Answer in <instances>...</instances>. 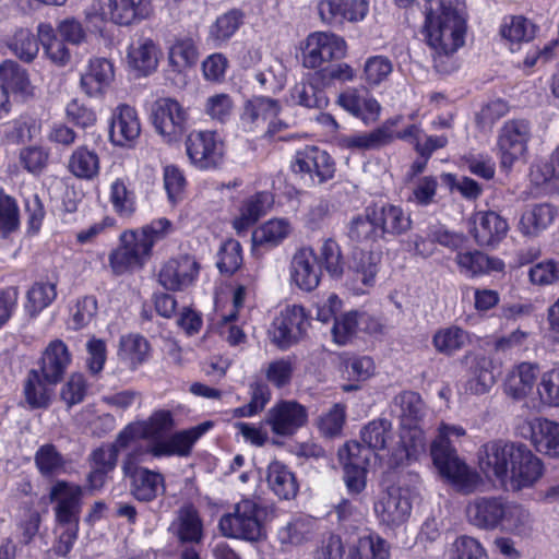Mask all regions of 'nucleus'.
<instances>
[{"mask_svg":"<svg viewBox=\"0 0 559 559\" xmlns=\"http://www.w3.org/2000/svg\"><path fill=\"white\" fill-rule=\"evenodd\" d=\"M175 426L173 412L156 409L146 419L127 425L118 433V442L121 445H132L138 440H146L144 454L153 457L188 456L194 443L212 429L213 423L204 421L168 436Z\"/></svg>","mask_w":559,"mask_h":559,"instance_id":"nucleus-1","label":"nucleus"},{"mask_svg":"<svg viewBox=\"0 0 559 559\" xmlns=\"http://www.w3.org/2000/svg\"><path fill=\"white\" fill-rule=\"evenodd\" d=\"M478 466L488 479L511 491L534 487L545 472L542 459L525 444L502 440L487 442L479 449Z\"/></svg>","mask_w":559,"mask_h":559,"instance_id":"nucleus-2","label":"nucleus"},{"mask_svg":"<svg viewBox=\"0 0 559 559\" xmlns=\"http://www.w3.org/2000/svg\"><path fill=\"white\" fill-rule=\"evenodd\" d=\"M423 34L436 56H451L465 43L466 14L453 0H428Z\"/></svg>","mask_w":559,"mask_h":559,"instance_id":"nucleus-3","label":"nucleus"},{"mask_svg":"<svg viewBox=\"0 0 559 559\" xmlns=\"http://www.w3.org/2000/svg\"><path fill=\"white\" fill-rule=\"evenodd\" d=\"M465 435L462 426L441 423L430 444V455L442 478L456 490L471 493L479 486L480 476L457 455L453 447V442Z\"/></svg>","mask_w":559,"mask_h":559,"instance_id":"nucleus-4","label":"nucleus"},{"mask_svg":"<svg viewBox=\"0 0 559 559\" xmlns=\"http://www.w3.org/2000/svg\"><path fill=\"white\" fill-rule=\"evenodd\" d=\"M400 418V445L389 456V464L397 467L417 460L426 451V437L420 427L425 405L419 394L406 391L394 399Z\"/></svg>","mask_w":559,"mask_h":559,"instance_id":"nucleus-5","label":"nucleus"},{"mask_svg":"<svg viewBox=\"0 0 559 559\" xmlns=\"http://www.w3.org/2000/svg\"><path fill=\"white\" fill-rule=\"evenodd\" d=\"M152 12L151 0H93L85 10V19L98 28L106 23L129 26L147 19Z\"/></svg>","mask_w":559,"mask_h":559,"instance_id":"nucleus-6","label":"nucleus"},{"mask_svg":"<svg viewBox=\"0 0 559 559\" xmlns=\"http://www.w3.org/2000/svg\"><path fill=\"white\" fill-rule=\"evenodd\" d=\"M144 455L142 447L129 451L122 460L121 472L129 480L131 496L140 502H151L165 493L166 481L158 471L141 465Z\"/></svg>","mask_w":559,"mask_h":559,"instance_id":"nucleus-7","label":"nucleus"},{"mask_svg":"<svg viewBox=\"0 0 559 559\" xmlns=\"http://www.w3.org/2000/svg\"><path fill=\"white\" fill-rule=\"evenodd\" d=\"M262 509L252 500L238 502L234 512L224 514L218 522V530L228 538L255 543L265 539L266 531L261 521Z\"/></svg>","mask_w":559,"mask_h":559,"instance_id":"nucleus-8","label":"nucleus"},{"mask_svg":"<svg viewBox=\"0 0 559 559\" xmlns=\"http://www.w3.org/2000/svg\"><path fill=\"white\" fill-rule=\"evenodd\" d=\"M416 496L408 485H393L383 491L374 502L373 510L381 524L395 528L405 524L413 509Z\"/></svg>","mask_w":559,"mask_h":559,"instance_id":"nucleus-9","label":"nucleus"},{"mask_svg":"<svg viewBox=\"0 0 559 559\" xmlns=\"http://www.w3.org/2000/svg\"><path fill=\"white\" fill-rule=\"evenodd\" d=\"M151 120L165 142L175 143L187 131L189 112L177 99L160 97L152 105Z\"/></svg>","mask_w":559,"mask_h":559,"instance_id":"nucleus-10","label":"nucleus"},{"mask_svg":"<svg viewBox=\"0 0 559 559\" xmlns=\"http://www.w3.org/2000/svg\"><path fill=\"white\" fill-rule=\"evenodd\" d=\"M293 173L311 185H322L335 176L336 164L324 150L307 145L298 150L290 164Z\"/></svg>","mask_w":559,"mask_h":559,"instance_id":"nucleus-11","label":"nucleus"},{"mask_svg":"<svg viewBox=\"0 0 559 559\" xmlns=\"http://www.w3.org/2000/svg\"><path fill=\"white\" fill-rule=\"evenodd\" d=\"M186 152L195 168L211 170L223 164L225 144L215 131L193 130L186 139Z\"/></svg>","mask_w":559,"mask_h":559,"instance_id":"nucleus-12","label":"nucleus"},{"mask_svg":"<svg viewBox=\"0 0 559 559\" xmlns=\"http://www.w3.org/2000/svg\"><path fill=\"white\" fill-rule=\"evenodd\" d=\"M346 51L347 44L343 37L330 32H313L306 38L302 64L317 69L325 62L344 58Z\"/></svg>","mask_w":559,"mask_h":559,"instance_id":"nucleus-13","label":"nucleus"},{"mask_svg":"<svg viewBox=\"0 0 559 559\" xmlns=\"http://www.w3.org/2000/svg\"><path fill=\"white\" fill-rule=\"evenodd\" d=\"M310 321L301 306L285 307L274 318L270 328V337L280 348H288L307 332Z\"/></svg>","mask_w":559,"mask_h":559,"instance_id":"nucleus-14","label":"nucleus"},{"mask_svg":"<svg viewBox=\"0 0 559 559\" xmlns=\"http://www.w3.org/2000/svg\"><path fill=\"white\" fill-rule=\"evenodd\" d=\"M531 139V127L526 120H509L504 122L499 132L498 152L501 166L506 169L523 159L527 152Z\"/></svg>","mask_w":559,"mask_h":559,"instance_id":"nucleus-15","label":"nucleus"},{"mask_svg":"<svg viewBox=\"0 0 559 559\" xmlns=\"http://www.w3.org/2000/svg\"><path fill=\"white\" fill-rule=\"evenodd\" d=\"M151 253L134 230H126L120 235L119 246L109 254V266L116 275L142 269L150 260Z\"/></svg>","mask_w":559,"mask_h":559,"instance_id":"nucleus-16","label":"nucleus"},{"mask_svg":"<svg viewBox=\"0 0 559 559\" xmlns=\"http://www.w3.org/2000/svg\"><path fill=\"white\" fill-rule=\"evenodd\" d=\"M316 12L324 25L342 27L365 20L369 13V0H318Z\"/></svg>","mask_w":559,"mask_h":559,"instance_id":"nucleus-17","label":"nucleus"},{"mask_svg":"<svg viewBox=\"0 0 559 559\" xmlns=\"http://www.w3.org/2000/svg\"><path fill=\"white\" fill-rule=\"evenodd\" d=\"M167 532L180 545L202 544L205 538V527L199 509L190 502L180 506L174 512Z\"/></svg>","mask_w":559,"mask_h":559,"instance_id":"nucleus-18","label":"nucleus"},{"mask_svg":"<svg viewBox=\"0 0 559 559\" xmlns=\"http://www.w3.org/2000/svg\"><path fill=\"white\" fill-rule=\"evenodd\" d=\"M200 273V264L189 254L168 259L159 269L158 282L167 290L182 292L194 285Z\"/></svg>","mask_w":559,"mask_h":559,"instance_id":"nucleus-19","label":"nucleus"},{"mask_svg":"<svg viewBox=\"0 0 559 559\" xmlns=\"http://www.w3.org/2000/svg\"><path fill=\"white\" fill-rule=\"evenodd\" d=\"M338 457L344 468V481L349 493L358 495L366 488V467L371 453L356 441H349L338 450Z\"/></svg>","mask_w":559,"mask_h":559,"instance_id":"nucleus-20","label":"nucleus"},{"mask_svg":"<svg viewBox=\"0 0 559 559\" xmlns=\"http://www.w3.org/2000/svg\"><path fill=\"white\" fill-rule=\"evenodd\" d=\"M462 364L465 366V393L483 395L488 393L496 383L495 365L492 358L475 352H467Z\"/></svg>","mask_w":559,"mask_h":559,"instance_id":"nucleus-21","label":"nucleus"},{"mask_svg":"<svg viewBox=\"0 0 559 559\" xmlns=\"http://www.w3.org/2000/svg\"><path fill=\"white\" fill-rule=\"evenodd\" d=\"M308 421L307 408L296 401H281L273 405L266 415L265 423L273 433L290 437Z\"/></svg>","mask_w":559,"mask_h":559,"instance_id":"nucleus-22","label":"nucleus"},{"mask_svg":"<svg viewBox=\"0 0 559 559\" xmlns=\"http://www.w3.org/2000/svg\"><path fill=\"white\" fill-rule=\"evenodd\" d=\"M114 81V63L106 58H93L81 72L80 88L87 97L102 99Z\"/></svg>","mask_w":559,"mask_h":559,"instance_id":"nucleus-23","label":"nucleus"},{"mask_svg":"<svg viewBox=\"0 0 559 559\" xmlns=\"http://www.w3.org/2000/svg\"><path fill=\"white\" fill-rule=\"evenodd\" d=\"M336 103L366 126L376 123L382 110L376 97L356 87H347L340 93Z\"/></svg>","mask_w":559,"mask_h":559,"instance_id":"nucleus-24","label":"nucleus"},{"mask_svg":"<svg viewBox=\"0 0 559 559\" xmlns=\"http://www.w3.org/2000/svg\"><path fill=\"white\" fill-rule=\"evenodd\" d=\"M289 273L292 282L300 289L311 292L317 288L321 281V266L314 250L310 247L298 249L293 255Z\"/></svg>","mask_w":559,"mask_h":559,"instance_id":"nucleus-25","label":"nucleus"},{"mask_svg":"<svg viewBox=\"0 0 559 559\" xmlns=\"http://www.w3.org/2000/svg\"><path fill=\"white\" fill-rule=\"evenodd\" d=\"M453 261L459 273L467 278H476L495 272L502 273L506 267L501 259L490 257L477 249H460Z\"/></svg>","mask_w":559,"mask_h":559,"instance_id":"nucleus-26","label":"nucleus"},{"mask_svg":"<svg viewBox=\"0 0 559 559\" xmlns=\"http://www.w3.org/2000/svg\"><path fill=\"white\" fill-rule=\"evenodd\" d=\"M130 447L119 444L117 437L112 443L103 444L92 451L90 454L91 472L87 476L91 489L98 490L105 485L107 475L117 466L119 451Z\"/></svg>","mask_w":559,"mask_h":559,"instance_id":"nucleus-27","label":"nucleus"},{"mask_svg":"<svg viewBox=\"0 0 559 559\" xmlns=\"http://www.w3.org/2000/svg\"><path fill=\"white\" fill-rule=\"evenodd\" d=\"M141 133V122L136 110L129 105H119L110 121V140L115 145L130 147Z\"/></svg>","mask_w":559,"mask_h":559,"instance_id":"nucleus-28","label":"nucleus"},{"mask_svg":"<svg viewBox=\"0 0 559 559\" xmlns=\"http://www.w3.org/2000/svg\"><path fill=\"white\" fill-rule=\"evenodd\" d=\"M473 223V236L481 247H496L509 231L507 219L493 211L477 212Z\"/></svg>","mask_w":559,"mask_h":559,"instance_id":"nucleus-29","label":"nucleus"},{"mask_svg":"<svg viewBox=\"0 0 559 559\" xmlns=\"http://www.w3.org/2000/svg\"><path fill=\"white\" fill-rule=\"evenodd\" d=\"M504 502L502 497H477L466 506L467 521L481 530H497Z\"/></svg>","mask_w":559,"mask_h":559,"instance_id":"nucleus-30","label":"nucleus"},{"mask_svg":"<svg viewBox=\"0 0 559 559\" xmlns=\"http://www.w3.org/2000/svg\"><path fill=\"white\" fill-rule=\"evenodd\" d=\"M160 49L155 40L141 36L128 47V66L139 75L146 76L157 69Z\"/></svg>","mask_w":559,"mask_h":559,"instance_id":"nucleus-31","label":"nucleus"},{"mask_svg":"<svg viewBox=\"0 0 559 559\" xmlns=\"http://www.w3.org/2000/svg\"><path fill=\"white\" fill-rule=\"evenodd\" d=\"M71 361L72 355L68 346L60 340L51 341L43 353L40 372L48 383L56 385L62 379Z\"/></svg>","mask_w":559,"mask_h":559,"instance_id":"nucleus-32","label":"nucleus"},{"mask_svg":"<svg viewBox=\"0 0 559 559\" xmlns=\"http://www.w3.org/2000/svg\"><path fill=\"white\" fill-rule=\"evenodd\" d=\"M81 496L82 489L80 486L67 481H57L52 486L50 499L57 502V522L79 521Z\"/></svg>","mask_w":559,"mask_h":559,"instance_id":"nucleus-33","label":"nucleus"},{"mask_svg":"<svg viewBox=\"0 0 559 559\" xmlns=\"http://www.w3.org/2000/svg\"><path fill=\"white\" fill-rule=\"evenodd\" d=\"M531 442L535 450L549 457H559V423L547 418H533L528 423Z\"/></svg>","mask_w":559,"mask_h":559,"instance_id":"nucleus-34","label":"nucleus"},{"mask_svg":"<svg viewBox=\"0 0 559 559\" xmlns=\"http://www.w3.org/2000/svg\"><path fill=\"white\" fill-rule=\"evenodd\" d=\"M272 205V198L267 192H258L242 201L238 213L231 221L237 235H243L261 216L265 215Z\"/></svg>","mask_w":559,"mask_h":559,"instance_id":"nucleus-35","label":"nucleus"},{"mask_svg":"<svg viewBox=\"0 0 559 559\" xmlns=\"http://www.w3.org/2000/svg\"><path fill=\"white\" fill-rule=\"evenodd\" d=\"M373 211L370 213L376 216L382 237L384 235L400 236L412 228V217L401 206L384 203L372 204Z\"/></svg>","mask_w":559,"mask_h":559,"instance_id":"nucleus-36","label":"nucleus"},{"mask_svg":"<svg viewBox=\"0 0 559 559\" xmlns=\"http://www.w3.org/2000/svg\"><path fill=\"white\" fill-rule=\"evenodd\" d=\"M537 374L535 364L524 361L513 366L506 377L504 392L515 400L524 399L533 391Z\"/></svg>","mask_w":559,"mask_h":559,"instance_id":"nucleus-37","label":"nucleus"},{"mask_svg":"<svg viewBox=\"0 0 559 559\" xmlns=\"http://www.w3.org/2000/svg\"><path fill=\"white\" fill-rule=\"evenodd\" d=\"M497 530L516 537H527L533 530L531 513L523 506L506 499Z\"/></svg>","mask_w":559,"mask_h":559,"instance_id":"nucleus-38","label":"nucleus"},{"mask_svg":"<svg viewBox=\"0 0 559 559\" xmlns=\"http://www.w3.org/2000/svg\"><path fill=\"white\" fill-rule=\"evenodd\" d=\"M0 84L11 94L28 98L34 94L26 69L13 60H4L0 63Z\"/></svg>","mask_w":559,"mask_h":559,"instance_id":"nucleus-39","label":"nucleus"},{"mask_svg":"<svg viewBox=\"0 0 559 559\" xmlns=\"http://www.w3.org/2000/svg\"><path fill=\"white\" fill-rule=\"evenodd\" d=\"M371 211H373L372 206L368 205L362 213L349 219L346 235L352 242L370 245L382 237L376 216H372Z\"/></svg>","mask_w":559,"mask_h":559,"instance_id":"nucleus-40","label":"nucleus"},{"mask_svg":"<svg viewBox=\"0 0 559 559\" xmlns=\"http://www.w3.org/2000/svg\"><path fill=\"white\" fill-rule=\"evenodd\" d=\"M281 112V105L277 100L264 96L250 99L242 115V121L248 129L253 130L264 123L270 124L273 118Z\"/></svg>","mask_w":559,"mask_h":559,"instance_id":"nucleus-41","label":"nucleus"},{"mask_svg":"<svg viewBox=\"0 0 559 559\" xmlns=\"http://www.w3.org/2000/svg\"><path fill=\"white\" fill-rule=\"evenodd\" d=\"M266 480L270 489L281 499L289 500L298 492L295 474L278 461L269 464Z\"/></svg>","mask_w":559,"mask_h":559,"instance_id":"nucleus-42","label":"nucleus"},{"mask_svg":"<svg viewBox=\"0 0 559 559\" xmlns=\"http://www.w3.org/2000/svg\"><path fill=\"white\" fill-rule=\"evenodd\" d=\"M68 170L81 180H93L100 171L98 154L85 145L76 147L68 160Z\"/></svg>","mask_w":559,"mask_h":559,"instance_id":"nucleus-43","label":"nucleus"},{"mask_svg":"<svg viewBox=\"0 0 559 559\" xmlns=\"http://www.w3.org/2000/svg\"><path fill=\"white\" fill-rule=\"evenodd\" d=\"M293 231L292 224L286 218H272L257 227L252 233L255 247L274 248L281 245Z\"/></svg>","mask_w":559,"mask_h":559,"instance_id":"nucleus-44","label":"nucleus"},{"mask_svg":"<svg viewBox=\"0 0 559 559\" xmlns=\"http://www.w3.org/2000/svg\"><path fill=\"white\" fill-rule=\"evenodd\" d=\"M555 215L549 204L533 205L522 214L519 229L524 236L535 237L552 223Z\"/></svg>","mask_w":559,"mask_h":559,"instance_id":"nucleus-45","label":"nucleus"},{"mask_svg":"<svg viewBox=\"0 0 559 559\" xmlns=\"http://www.w3.org/2000/svg\"><path fill=\"white\" fill-rule=\"evenodd\" d=\"M243 23V14L240 10H229L215 20L209 27L207 40L215 47L226 44Z\"/></svg>","mask_w":559,"mask_h":559,"instance_id":"nucleus-46","label":"nucleus"},{"mask_svg":"<svg viewBox=\"0 0 559 559\" xmlns=\"http://www.w3.org/2000/svg\"><path fill=\"white\" fill-rule=\"evenodd\" d=\"M469 343V333L456 325L441 328L432 335L433 348L445 356L454 355Z\"/></svg>","mask_w":559,"mask_h":559,"instance_id":"nucleus-47","label":"nucleus"},{"mask_svg":"<svg viewBox=\"0 0 559 559\" xmlns=\"http://www.w3.org/2000/svg\"><path fill=\"white\" fill-rule=\"evenodd\" d=\"M390 546L377 534L360 536L348 550L346 559H389Z\"/></svg>","mask_w":559,"mask_h":559,"instance_id":"nucleus-48","label":"nucleus"},{"mask_svg":"<svg viewBox=\"0 0 559 559\" xmlns=\"http://www.w3.org/2000/svg\"><path fill=\"white\" fill-rule=\"evenodd\" d=\"M316 530V521L309 516H296L277 531V539L285 546H298L308 540Z\"/></svg>","mask_w":559,"mask_h":559,"instance_id":"nucleus-49","label":"nucleus"},{"mask_svg":"<svg viewBox=\"0 0 559 559\" xmlns=\"http://www.w3.org/2000/svg\"><path fill=\"white\" fill-rule=\"evenodd\" d=\"M109 202L114 212L123 218L131 217L136 210V197L124 178H116L109 186Z\"/></svg>","mask_w":559,"mask_h":559,"instance_id":"nucleus-50","label":"nucleus"},{"mask_svg":"<svg viewBox=\"0 0 559 559\" xmlns=\"http://www.w3.org/2000/svg\"><path fill=\"white\" fill-rule=\"evenodd\" d=\"M43 373L37 370L29 371L24 384V395L32 408H46L49 406L53 393Z\"/></svg>","mask_w":559,"mask_h":559,"instance_id":"nucleus-51","label":"nucleus"},{"mask_svg":"<svg viewBox=\"0 0 559 559\" xmlns=\"http://www.w3.org/2000/svg\"><path fill=\"white\" fill-rule=\"evenodd\" d=\"M38 38L43 45L46 57L57 66H64L70 60V51L59 39L51 25L39 24Z\"/></svg>","mask_w":559,"mask_h":559,"instance_id":"nucleus-52","label":"nucleus"},{"mask_svg":"<svg viewBox=\"0 0 559 559\" xmlns=\"http://www.w3.org/2000/svg\"><path fill=\"white\" fill-rule=\"evenodd\" d=\"M148 349L144 337L138 334L123 335L120 338L118 356L131 368H135L146 359Z\"/></svg>","mask_w":559,"mask_h":559,"instance_id":"nucleus-53","label":"nucleus"},{"mask_svg":"<svg viewBox=\"0 0 559 559\" xmlns=\"http://www.w3.org/2000/svg\"><path fill=\"white\" fill-rule=\"evenodd\" d=\"M380 261V252L360 251L354 254L350 269L364 286L371 287L374 284Z\"/></svg>","mask_w":559,"mask_h":559,"instance_id":"nucleus-54","label":"nucleus"},{"mask_svg":"<svg viewBox=\"0 0 559 559\" xmlns=\"http://www.w3.org/2000/svg\"><path fill=\"white\" fill-rule=\"evenodd\" d=\"M56 297L57 289L55 283L36 282L26 294L25 310L32 317H35L47 308Z\"/></svg>","mask_w":559,"mask_h":559,"instance_id":"nucleus-55","label":"nucleus"},{"mask_svg":"<svg viewBox=\"0 0 559 559\" xmlns=\"http://www.w3.org/2000/svg\"><path fill=\"white\" fill-rule=\"evenodd\" d=\"M319 259L322 267L331 277H342L345 270V260L342 248L335 239L326 238L323 240L319 250Z\"/></svg>","mask_w":559,"mask_h":559,"instance_id":"nucleus-56","label":"nucleus"},{"mask_svg":"<svg viewBox=\"0 0 559 559\" xmlns=\"http://www.w3.org/2000/svg\"><path fill=\"white\" fill-rule=\"evenodd\" d=\"M198 58L199 51L191 38L177 39L169 47V63L178 72L194 66Z\"/></svg>","mask_w":559,"mask_h":559,"instance_id":"nucleus-57","label":"nucleus"},{"mask_svg":"<svg viewBox=\"0 0 559 559\" xmlns=\"http://www.w3.org/2000/svg\"><path fill=\"white\" fill-rule=\"evenodd\" d=\"M290 99L294 104L307 108H324L329 103L324 91L310 81L297 83L290 92Z\"/></svg>","mask_w":559,"mask_h":559,"instance_id":"nucleus-58","label":"nucleus"},{"mask_svg":"<svg viewBox=\"0 0 559 559\" xmlns=\"http://www.w3.org/2000/svg\"><path fill=\"white\" fill-rule=\"evenodd\" d=\"M391 423L386 419L372 420L360 431V438L365 447L371 453L372 451L383 450L391 436Z\"/></svg>","mask_w":559,"mask_h":559,"instance_id":"nucleus-59","label":"nucleus"},{"mask_svg":"<svg viewBox=\"0 0 559 559\" xmlns=\"http://www.w3.org/2000/svg\"><path fill=\"white\" fill-rule=\"evenodd\" d=\"M392 72V61L385 56L377 55L365 61L361 79L369 87L374 88L384 83Z\"/></svg>","mask_w":559,"mask_h":559,"instance_id":"nucleus-60","label":"nucleus"},{"mask_svg":"<svg viewBox=\"0 0 559 559\" xmlns=\"http://www.w3.org/2000/svg\"><path fill=\"white\" fill-rule=\"evenodd\" d=\"M240 317H235V312L226 311L224 308L215 309L213 318L217 325L219 334L233 346L242 344L246 341V334L242 329L235 324Z\"/></svg>","mask_w":559,"mask_h":559,"instance_id":"nucleus-61","label":"nucleus"},{"mask_svg":"<svg viewBox=\"0 0 559 559\" xmlns=\"http://www.w3.org/2000/svg\"><path fill=\"white\" fill-rule=\"evenodd\" d=\"M531 180L536 186L550 183L559 188V146L548 162L535 164L531 169Z\"/></svg>","mask_w":559,"mask_h":559,"instance_id":"nucleus-62","label":"nucleus"},{"mask_svg":"<svg viewBox=\"0 0 559 559\" xmlns=\"http://www.w3.org/2000/svg\"><path fill=\"white\" fill-rule=\"evenodd\" d=\"M537 393L545 405L559 407V365L540 374Z\"/></svg>","mask_w":559,"mask_h":559,"instance_id":"nucleus-63","label":"nucleus"},{"mask_svg":"<svg viewBox=\"0 0 559 559\" xmlns=\"http://www.w3.org/2000/svg\"><path fill=\"white\" fill-rule=\"evenodd\" d=\"M447 556L449 559H483L486 550L477 539L463 535L450 545Z\"/></svg>","mask_w":559,"mask_h":559,"instance_id":"nucleus-64","label":"nucleus"}]
</instances>
